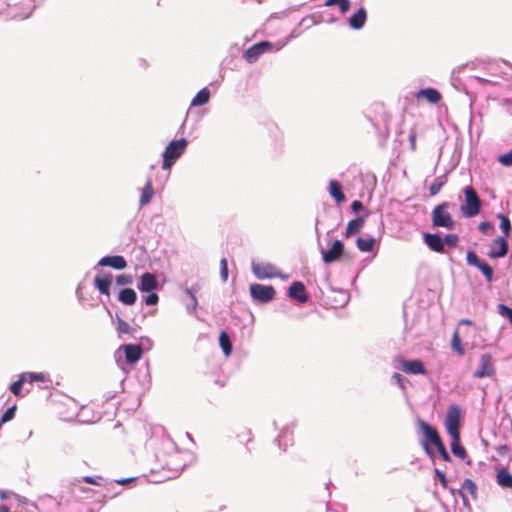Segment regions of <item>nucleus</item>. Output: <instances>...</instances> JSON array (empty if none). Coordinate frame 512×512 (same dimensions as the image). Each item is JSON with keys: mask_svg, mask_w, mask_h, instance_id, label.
Wrapping results in <instances>:
<instances>
[{"mask_svg": "<svg viewBox=\"0 0 512 512\" xmlns=\"http://www.w3.org/2000/svg\"><path fill=\"white\" fill-rule=\"evenodd\" d=\"M459 241V236L452 233L443 235L441 232H427L423 234V242L431 251L436 253H445L446 248H456L459 244Z\"/></svg>", "mask_w": 512, "mask_h": 512, "instance_id": "f257e3e1", "label": "nucleus"}, {"mask_svg": "<svg viewBox=\"0 0 512 512\" xmlns=\"http://www.w3.org/2000/svg\"><path fill=\"white\" fill-rule=\"evenodd\" d=\"M417 425L420 433L422 434V438L420 440L421 446L427 456L433 459L435 456V450L433 447L441 440V437L437 429L425 420L418 419Z\"/></svg>", "mask_w": 512, "mask_h": 512, "instance_id": "f03ea898", "label": "nucleus"}, {"mask_svg": "<svg viewBox=\"0 0 512 512\" xmlns=\"http://www.w3.org/2000/svg\"><path fill=\"white\" fill-rule=\"evenodd\" d=\"M188 147V140L180 138L170 141L162 153V169L170 170L176 161L184 154Z\"/></svg>", "mask_w": 512, "mask_h": 512, "instance_id": "7ed1b4c3", "label": "nucleus"}, {"mask_svg": "<svg viewBox=\"0 0 512 512\" xmlns=\"http://www.w3.org/2000/svg\"><path fill=\"white\" fill-rule=\"evenodd\" d=\"M465 200L460 206V212L465 218L477 216L482 208V201L476 190L472 186H466L462 189Z\"/></svg>", "mask_w": 512, "mask_h": 512, "instance_id": "20e7f679", "label": "nucleus"}, {"mask_svg": "<svg viewBox=\"0 0 512 512\" xmlns=\"http://www.w3.org/2000/svg\"><path fill=\"white\" fill-rule=\"evenodd\" d=\"M450 202H442L434 207L432 210V225L438 228H445L447 230H453L456 226V221L452 218V215L448 212Z\"/></svg>", "mask_w": 512, "mask_h": 512, "instance_id": "39448f33", "label": "nucleus"}, {"mask_svg": "<svg viewBox=\"0 0 512 512\" xmlns=\"http://www.w3.org/2000/svg\"><path fill=\"white\" fill-rule=\"evenodd\" d=\"M249 292L252 300L259 304H267L271 302L276 295V290L272 285H264L260 283L250 284Z\"/></svg>", "mask_w": 512, "mask_h": 512, "instance_id": "423d86ee", "label": "nucleus"}, {"mask_svg": "<svg viewBox=\"0 0 512 512\" xmlns=\"http://www.w3.org/2000/svg\"><path fill=\"white\" fill-rule=\"evenodd\" d=\"M322 261L329 265L339 261L343 256H347L343 241L336 239L333 241L329 249H325L320 241H318Z\"/></svg>", "mask_w": 512, "mask_h": 512, "instance_id": "0eeeda50", "label": "nucleus"}, {"mask_svg": "<svg viewBox=\"0 0 512 512\" xmlns=\"http://www.w3.org/2000/svg\"><path fill=\"white\" fill-rule=\"evenodd\" d=\"M466 261L469 266L477 268L483 274L488 283L493 282V268L485 260L481 259L474 250L467 251Z\"/></svg>", "mask_w": 512, "mask_h": 512, "instance_id": "6e6552de", "label": "nucleus"}, {"mask_svg": "<svg viewBox=\"0 0 512 512\" xmlns=\"http://www.w3.org/2000/svg\"><path fill=\"white\" fill-rule=\"evenodd\" d=\"M272 49L273 44L270 41H260L246 49L244 51L243 58L245 59L246 62L252 64L255 63L262 54L270 52L272 51Z\"/></svg>", "mask_w": 512, "mask_h": 512, "instance_id": "1a4fd4ad", "label": "nucleus"}, {"mask_svg": "<svg viewBox=\"0 0 512 512\" xmlns=\"http://www.w3.org/2000/svg\"><path fill=\"white\" fill-rule=\"evenodd\" d=\"M447 432L451 437V452L455 457H458L462 460H465L467 457V452L464 446L461 444L460 432L457 427H452L451 425L447 426Z\"/></svg>", "mask_w": 512, "mask_h": 512, "instance_id": "9d476101", "label": "nucleus"}, {"mask_svg": "<svg viewBox=\"0 0 512 512\" xmlns=\"http://www.w3.org/2000/svg\"><path fill=\"white\" fill-rule=\"evenodd\" d=\"M112 281L113 275L111 272L100 270L94 277L93 284L95 288L100 292V294L109 298Z\"/></svg>", "mask_w": 512, "mask_h": 512, "instance_id": "9b49d317", "label": "nucleus"}, {"mask_svg": "<svg viewBox=\"0 0 512 512\" xmlns=\"http://www.w3.org/2000/svg\"><path fill=\"white\" fill-rule=\"evenodd\" d=\"M494 364L491 354L485 353L481 355L478 368L473 373L474 378L490 377L494 374Z\"/></svg>", "mask_w": 512, "mask_h": 512, "instance_id": "f8f14e48", "label": "nucleus"}, {"mask_svg": "<svg viewBox=\"0 0 512 512\" xmlns=\"http://www.w3.org/2000/svg\"><path fill=\"white\" fill-rule=\"evenodd\" d=\"M252 272L258 279H271L280 275L276 267L271 263L252 262Z\"/></svg>", "mask_w": 512, "mask_h": 512, "instance_id": "ddd939ff", "label": "nucleus"}, {"mask_svg": "<svg viewBox=\"0 0 512 512\" xmlns=\"http://www.w3.org/2000/svg\"><path fill=\"white\" fill-rule=\"evenodd\" d=\"M98 267H110L115 270H124L127 267V261L122 255H106L98 261L94 269Z\"/></svg>", "mask_w": 512, "mask_h": 512, "instance_id": "4468645a", "label": "nucleus"}, {"mask_svg": "<svg viewBox=\"0 0 512 512\" xmlns=\"http://www.w3.org/2000/svg\"><path fill=\"white\" fill-rule=\"evenodd\" d=\"M287 295L289 298L298 301L299 303H306L309 300V295L303 282L294 281L288 287Z\"/></svg>", "mask_w": 512, "mask_h": 512, "instance_id": "2eb2a0df", "label": "nucleus"}, {"mask_svg": "<svg viewBox=\"0 0 512 512\" xmlns=\"http://www.w3.org/2000/svg\"><path fill=\"white\" fill-rule=\"evenodd\" d=\"M159 287V282L155 274L150 272L143 273L137 283V289L140 292H153Z\"/></svg>", "mask_w": 512, "mask_h": 512, "instance_id": "dca6fc26", "label": "nucleus"}, {"mask_svg": "<svg viewBox=\"0 0 512 512\" xmlns=\"http://www.w3.org/2000/svg\"><path fill=\"white\" fill-rule=\"evenodd\" d=\"M401 367L405 373L412 375H425L427 370L420 359L405 360L401 359Z\"/></svg>", "mask_w": 512, "mask_h": 512, "instance_id": "f3484780", "label": "nucleus"}, {"mask_svg": "<svg viewBox=\"0 0 512 512\" xmlns=\"http://www.w3.org/2000/svg\"><path fill=\"white\" fill-rule=\"evenodd\" d=\"M119 349L123 350L126 362L129 364L137 363L143 355L142 349L137 343L123 344Z\"/></svg>", "mask_w": 512, "mask_h": 512, "instance_id": "a211bd4d", "label": "nucleus"}, {"mask_svg": "<svg viewBox=\"0 0 512 512\" xmlns=\"http://www.w3.org/2000/svg\"><path fill=\"white\" fill-rule=\"evenodd\" d=\"M367 21V11L364 7H360L355 13L348 18V25L353 30H360Z\"/></svg>", "mask_w": 512, "mask_h": 512, "instance_id": "6ab92c4d", "label": "nucleus"}, {"mask_svg": "<svg viewBox=\"0 0 512 512\" xmlns=\"http://www.w3.org/2000/svg\"><path fill=\"white\" fill-rule=\"evenodd\" d=\"M103 304H105V303L103 302ZM104 308H105L107 314L112 319V322H116V324H117L116 331L118 333L119 338H123L124 334L130 335L132 326H130L124 319H122L118 313L115 314V318H114L112 315V312L106 305H104Z\"/></svg>", "mask_w": 512, "mask_h": 512, "instance_id": "aec40b11", "label": "nucleus"}, {"mask_svg": "<svg viewBox=\"0 0 512 512\" xmlns=\"http://www.w3.org/2000/svg\"><path fill=\"white\" fill-rule=\"evenodd\" d=\"M330 196L334 199L337 204H341L346 201V196L343 192L342 185L337 180L329 181L328 188Z\"/></svg>", "mask_w": 512, "mask_h": 512, "instance_id": "412c9836", "label": "nucleus"}, {"mask_svg": "<svg viewBox=\"0 0 512 512\" xmlns=\"http://www.w3.org/2000/svg\"><path fill=\"white\" fill-rule=\"evenodd\" d=\"M117 300L124 305L131 306L135 304L137 301V293L132 288H122L118 292Z\"/></svg>", "mask_w": 512, "mask_h": 512, "instance_id": "4be33fe9", "label": "nucleus"}, {"mask_svg": "<svg viewBox=\"0 0 512 512\" xmlns=\"http://www.w3.org/2000/svg\"><path fill=\"white\" fill-rule=\"evenodd\" d=\"M496 483L504 489L512 488V474L507 467L502 466L496 473Z\"/></svg>", "mask_w": 512, "mask_h": 512, "instance_id": "5701e85b", "label": "nucleus"}, {"mask_svg": "<svg viewBox=\"0 0 512 512\" xmlns=\"http://www.w3.org/2000/svg\"><path fill=\"white\" fill-rule=\"evenodd\" d=\"M416 95L418 98H425L431 104H437L442 98L441 93L433 87L420 89Z\"/></svg>", "mask_w": 512, "mask_h": 512, "instance_id": "b1692460", "label": "nucleus"}, {"mask_svg": "<svg viewBox=\"0 0 512 512\" xmlns=\"http://www.w3.org/2000/svg\"><path fill=\"white\" fill-rule=\"evenodd\" d=\"M376 242L377 240L373 236L358 237L356 246L361 252L370 253L374 251Z\"/></svg>", "mask_w": 512, "mask_h": 512, "instance_id": "393cba45", "label": "nucleus"}, {"mask_svg": "<svg viewBox=\"0 0 512 512\" xmlns=\"http://www.w3.org/2000/svg\"><path fill=\"white\" fill-rule=\"evenodd\" d=\"M364 223V218L360 216L350 220L344 232L345 237L349 238L356 235L362 229Z\"/></svg>", "mask_w": 512, "mask_h": 512, "instance_id": "a878e982", "label": "nucleus"}, {"mask_svg": "<svg viewBox=\"0 0 512 512\" xmlns=\"http://www.w3.org/2000/svg\"><path fill=\"white\" fill-rule=\"evenodd\" d=\"M153 196H154V188L152 185V180L148 179L141 190V195H140V200H139L140 207H144V206L148 205L151 202Z\"/></svg>", "mask_w": 512, "mask_h": 512, "instance_id": "bb28decb", "label": "nucleus"}, {"mask_svg": "<svg viewBox=\"0 0 512 512\" xmlns=\"http://www.w3.org/2000/svg\"><path fill=\"white\" fill-rule=\"evenodd\" d=\"M60 503L55 499L53 498L52 496L50 495H46L44 497H41L39 499V503L38 504H35V503H31V506L34 507L35 509L39 510V511H42L44 509H57L59 507Z\"/></svg>", "mask_w": 512, "mask_h": 512, "instance_id": "cd10ccee", "label": "nucleus"}, {"mask_svg": "<svg viewBox=\"0 0 512 512\" xmlns=\"http://www.w3.org/2000/svg\"><path fill=\"white\" fill-rule=\"evenodd\" d=\"M292 442V433L288 427H284L277 438H275L274 443L283 451H286L288 445Z\"/></svg>", "mask_w": 512, "mask_h": 512, "instance_id": "c85d7f7f", "label": "nucleus"}, {"mask_svg": "<svg viewBox=\"0 0 512 512\" xmlns=\"http://www.w3.org/2000/svg\"><path fill=\"white\" fill-rule=\"evenodd\" d=\"M461 417V410L457 405H451L448 409L447 418H446V427L451 425L452 427H457L459 430V421Z\"/></svg>", "mask_w": 512, "mask_h": 512, "instance_id": "c756f323", "label": "nucleus"}, {"mask_svg": "<svg viewBox=\"0 0 512 512\" xmlns=\"http://www.w3.org/2000/svg\"><path fill=\"white\" fill-rule=\"evenodd\" d=\"M210 97H211L210 90L207 87H204L196 93V95L193 97L190 105L192 107L203 106L209 102Z\"/></svg>", "mask_w": 512, "mask_h": 512, "instance_id": "7c9ffc66", "label": "nucleus"}, {"mask_svg": "<svg viewBox=\"0 0 512 512\" xmlns=\"http://www.w3.org/2000/svg\"><path fill=\"white\" fill-rule=\"evenodd\" d=\"M219 345L222 349L223 354L228 357L232 354L233 344L230 335L222 330L219 334Z\"/></svg>", "mask_w": 512, "mask_h": 512, "instance_id": "2f4dec72", "label": "nucleus"}, {"mask_svg": "<svg viewBox=\"0 0 512 512\" xmlns=\"http://www.w3.org/2000/svg\"><path fill=\"white\" fill-rule=\"evenodd\" d=\"M447 181L448 177L446 173L436 177L429 187L430 195L436 196L441 191V189L446 185Z\"/></svg>", "mask_w": 512, "mask_h": 512, "instance_id": "473e14b6", "label": "nucleus"}, {"mask_svg": "<svg viewBox=\"0 0 512 512\" xmlns=\"http://www.w3.org/2000/svg\"><path fill=\"white\" fill-rule=\"evenodd\" d=\"M496 217L500 221L499 228L503 235L510 237L512 234V225L509 217L503 213H498Z\"/></svg>", "mask_w": 512, "mask_h": 512, "instance_id": "72a5a7b5", "label": "nucleus"}, {"mask_svg": "<svg viewBox=\"0 0 512 512\" xmlns=\"http://www.w3.org/2000/svg\"><path fill=\"white\" fill-rule=\"evenodd\" d=\"M179 458H180V454H175V455H172L170 456L168 462H167V466L168 468L173 471L175 473V475H177L180 471H182L185 467H186V463L185 462H181L179 461Z\"/></svg>", "mask_w": 512, "mask_h": 512, "instance_id": "f704fd0d", "label": "nucleus"}, {"mask_svg": "<svg viewBox=\"0 0 512 512\" xmlns=\"http://www.w3.org/2000/svg\"><path fill=\"white\" fill-rule=\"evenodd\" d=\"M27 374L21 373L18 377V379L14 382H12L9 386V390L11 393L15 396H20L22 393V387L24 383L26 382Z\"/></svg>", "mask_w": 512, "mask_h": 512, "instance_id": "c9c22d12", "label": "nucleus"}, {"mask_svg": "<svg viewBox=\"0 0 512 512\" xmlns=\"http://www.w3.org/2000/svg\"><path fill=\"white\" fill-rule=\"evenodd\" d=\"M325 7L338 6L341 14L347 13L351 8L350 0H326Z\"/></svg>", "mask_w": 512, "mask_h": 512, "instance_id": "e433bc0d", "label": "nucleus"}, {"mask_svg": "<svg viewBox=\"0 0 512 512\" xmlns=\"http://www.w3.org/2000/svg\"><path fill=\"white\" fill-rule=\"evenodd\" d=\"M462 488H465L467 492L470 494L473 500H477L478 498V487L476 483L470 478H465L462 482Z\"/></svg>", "mask_w": 512, "mask_h": 512, "instance_id": "4c0bfd02", "label": "nucleus"}, {"mask_svg": "<svg viewBox=\"0 0 512 512\" xmlns=\"http://www.w3.org/2000/svg\"><path fill=\"white\" fill-rule=\"evenodd\" d=\"M451 347L459 355H463L465 353V350L462 346V341H461L460 335L457 330L453 333L452 340H451Z\"/></svg>", "mask_w": 512, "mask_h": 512, "instance_id": "58836bf2", "label": "nucleus"}, {"mask_svg": "<svg viewBox=\"0 0 512 512\" xmlns=\"http://www.w3.org/2000/svg\"><path fill=\"white\" fill-rule=\"evenodd\" d=\"M434 448L436 449L437 453L439 454V456L442 458L443 461L445 462H450L452 459H451V456L450 454L448 453L442 439L436 443V445L434 446Z\"/></svg>", "mask_w": 512, "mask_h": 512, "instance_id": "ea45409f", "label": "nucleus"}, {"mask_svg": "<svg viewBox=\"0 0 512 512\" xmlns=\"http://www.w3.org/2000/svg\"><path fill=\"white\" fill-rule=\"evenodd\" d=\"M497 312L502 317L506 318L512 326V308L506 304L500 303L497 306Z\"/></svg>", "mask_w": 512, "mask_h": 512, "instance_id": "a19ab883", "label": "nucleus"}, {"mask_svg": "<svg viewBox=\"0 0 512 512\" xmlns=\"http://www.w3.org/2000/svg\"><path fill=\"white\" fill-rule=\"evenodd\" d=\"M16 410H17L16 404L8 407L0 418L1 422L4 424V423H7V422L11 421L12 419H14Z\"/></svg>", "mask_w": 512, "mask_h": 512, "instance_id": "79ce46f5", "label": "nucleus"}, {"mask_svg": "<svg viewBox=\"0 0 512 512\" xmlns=\"http://www.w3.org/2000/svg\"><path fill=\"white\" fill-rule=\"evenodd\" d=\"M148 295L146 296H143L142 298V302L147 305V306H155L158 304L159 302V296L158 294L153 291V292H147Z\"/></svg>", "mask_w": 512, "mask_h": 512, "instance_id": "37998d69", "label": "nucleus"}, {"mask_svg": "<svg viewBox=\"0 0 512 512\" xmlns=\"http://www.w3.org/2000/svg\"><path fill=\"white\" fill-rule=\"evenodd\" d=\"M497 161L504 167H512V149L506 153L500 154Z\"/></svg>", "mask_w": 512, "mask_h": 512, "instance_id": "c03bdc74", "label": "nucleus"}, {"mask_svg": "<svg viewBox=\"0 0 512 512\" xmlns=\"http://www.w3.org/2000/svg\"><path fill=\"white\" fill-rule=\"evenodd\" d=\"M434 478L437 479L440 483V485L444 488V489H448V479L446 477V474L445 472H443L442 470H440L439 468H435L434 469Z\"/></svg>", "mask_w": 512, "mask_h": 512, "instance_id": "a18cd8bd", "label": "nucleus"}, {"mask_svg": "<svg viewBox=\"0 0 512 512\" xmlns=\"http://www.w3.org/2000/svg\"><path fill=\"white\" fill-rule=\"evenodd\" d=\"M115 282L119 286L130 285L133 283V276L131 274H119L115 277Z\"/></svg>", "mask_w": 512, "mask_h": 512, "instance_id": "49530a36", "label": "nucleus"}, {"mask_svg": "<svg viewBox=\"0 0 512 512\" xmlns=\"http://www.w3.org/2000/svg\"><path fill=\"white\" fill-rule=\"evenodd\" d=\"M139 340L140 341L137 344L142 349V353H144L145 351H150L152 349L153 341L151 338H149L148 336H141Z\"/></svg>", "mask_w": 512, "mask_h": 512, "instance_id": "de8ad7c7", "label": "nucleus"}, {"mask_svg": "<svg viewBox=\"0 0 512 512\" xmlns=\"http://www.w3.org/2000/svg\"><path fill=\"white\" fill-rule=\"evenodd\" d=\"M508 253V250H505L503 249V247H498V248H491L487 255L488 257L492 258V259H498V258H503L507 255Z\"/></svg>", "mask_w": 512, "mask_h": 512, "instance_id": "09e8293b", "label": "nucleus"}, {"mask_svg": "<svg viewBox=\"0 0 512 512\" xmlns=\"http://www.w3.org/2000/svg\"><path fill=\"white\" fill-rule=\"evenodd\" d=\"M392 380L395 381V383L403 390L406 388V384L409 382L407 378L398 372H395L392 375Z\"/></svg>", "mask_w": 512, "mask_h": 512, "instance_id": "8fccbe9b", "label": "nucleus"}, {"mask_svg": "<svg viewBox=\"0 0 512 512\" xmlns=\"http://www.w3.org/2000/svg\"><path fill=\"white\" fill-rule=\"evenodd\" d=\"M27 376L29 377V381L31 383L33 382H44L46 380V375L44 373L40 372H25Z\"/></svg>", "mask_w": 512, "mask_h": 512, "instance_id": "3c124183", "label": "nucleus"}, {"mask_svg": "<svg viewBox=\"0 0 512 512\" xmlns=\"http://www.w3.org/2000/svg\"><path fill=\"white\" fill-rule=\"evenodd\" d=\"M197 307H198L197 297H193V299H191L188 303L185 304L186 312L189 315H195Z\"/></svg>", "mask_w": 512, "mask_h": 512, "instance_id": "603ef678", "label": "nucleus"}, {"mask_svg": "<svg viewBox=\"0 0 512 512\" xmlns=\"http://www.w3.org/2000/svg\"><path fill=\"white\" fill-rule=\"evenodd\" d=\"M508 236L502 235L494 239L493 243L498 247H503L505 250H509Z\"/></svg>", "mask_w": 512, "mask_h": 512, "instance_id": "864d4df0", "label": "nucleus"}, {"mask_svg": "<svg viewBox=\"0 0 512 512\" xmlns=\"http://www.w3.org/2000/svg\"><path fill=\"white\" fill-rule=\"evenodd\" d=\"M496 451H497L498 456H500V457L508 456L509 461L511 460L510 447L507 444L499 445L498 447H496Z\"/></svg>", "mask_w": 512, "mask_h": 512, "instance_id": "5fc2aeb1", "label": "nucleus"}, {"mask_svg": "<svg viewBox=\"0 0 512 512\" xmlns=\"http://www.w3.org/2000/svg\"><path fill=\"white\" fill-rule=\"evenodd\" d=\"M351 210L354 214H359L361 211H365L368 214V211L365 209L363 203L360 200H354L351 203Z\"/></svg>", "mask_w": 512, "mask_h": 512, "instance_id": "6e6d98bb", "label": "nucleus"}, {"mask_svg": "<svg viewBox=\"0 0 512 512\" xmlns=\"http://www.w3.org/2000/svg\"><path fill=\"white\" fill-rule=\"evenodd\" d=\"M493 228V224L489 221H482L478 225V229L481 233L487 234Z\"/></svg>", "mask_w": 512, "mask_h": 512, "instance_id": "4d7b16f0", "label": "nucleus"}, {"mask_svg": "<svg viewBox=\"0 0 512 512\" xmlns=\"http://www.w3.org/2000/svg\"><path fill=\"white\" fill-rule=\"evenodd\" d=\"M448 490L453 497H456V496L463 497L465 495V492H464L465 488H462V486L459 489H456L453 487H448Z\"/></svg>", "mask_w": 512, "mask_h": 512, "instance_id": "13d9d810", "label": "nucleus"}, {"mask_svg": "<svg viewBox=\"0 0 512 512\" xmlns=\"http://www.w3.org/2000/svg\"><path fill=\"white\" fill-rule=\"evenodd\" d=\"M179 288L183 290V292L188 296L189 300L193 299V297H196L195 293H193L187 284H180Z\"/></svg>", "mask_w": 512, "mask_h": 512, "instance_id": "bf43d9fd", "label": "nucleus"}, {"mask_svg": "<svg viewBox=\"0 0 512 512\" xmlns=\"http://www.w3.org/2000/svg\"><path fill=\"white\" fill-rule=\"evenodd\" d=\"M462 498V503H463V506L464 508L467 510V512H472V506L470 504V501L467 497V495L465 494Z\"/></svg>", "mask_w": 512, "mask_h": 512, "instance_id": "052dcab7", "label": "nucleus"}, {"mask_svg": "<svg viewBox=\"0 0 512 512\" xmlns=\"http://www.w3.org/2000/svg\"><path fill=\"white\" fill-rule=\"evenodd\" d=\"M220 277L223 282L228 279V268H220Z\"/></svg>", "mask_w": 512, "mask_h": 512, "instance_id": "680f3d73", "label": "nucleus"}, {"mask_svg": "<svg viewBox=\"0 0 512 512\" xmlns=\"http://www.w3.org/2000/svg\"><path fill=\"white\" fill-rule=\"evenodd\" d=\"M11 495H13L15 497L16 494H14L13 492L11 491H2L0 493V499L2 500H6L8 499Z\"/></svg>", "mask_w": 512, "mask_h": 512, "instance_id": "e2e57ef3", "label": "nucleus"}, {"mask_svg": "<svg viewBox=\"0 0 512 512\" xmlns=\"http://www.w3.org/2000/svg\"><path fill=\"white\" fill-rule=\"evenodd\" d=\"M136 478L135 477H130V478H122V479H118L116 480V483L118 484H121V485H124L126 483H129V482H132V481H135Z\"/></svg>", "mask_w": 512, "mask_h": 512, "instance_id": "0e129e2a", "label": "nucleus"}, {"mask_svg": "<svg viewBox=\"0 0 512 512\" xmlns=\"http://www.w3.org/2000/svg\"><path fill=\"white\" fill-rule=\"evenodd\" d=\"M415 140H416V133L415 132H411L409 134V141H410V144H411V148L414 150L415 149Z\"/></svg>", "mask_w": 512, "mask_h": 512, "instance_id": "69168bd1", "label": "nucleus"}, {"mask_svg": "<svg viewBox=\"0 0 512 512\" xmlns=\"http://www.w3.org/2000/svg\"><path fill=\"white\" fill-rule=\"evenodd\" d=\"M15 498L17 499V501L21 504H28V499L24 496H20V495H15Z\"/></svg>", "mask_w": 512, "mask_h": 512, "instance_id": "338daca9", "label": "nucleus"}, {"mask_svg": "<svg viewBox=\"0 0 512 512\" xmlns=\"http://www.w3.org/2000/svg\"><path fill=\"white\" fill-rule=\"evenodd\" d=\"M138 329H140V326H138V325L132 326L129 337L136 338V333H137Z\"/></svg>", "mask_w": 512, "mask_h": 512, "instance_id": "774afa93", "label": "nucleus"}]
</instances>
